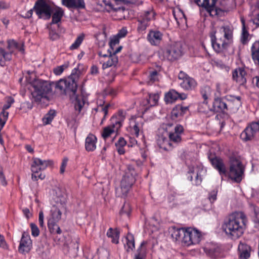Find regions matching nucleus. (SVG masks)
<instances>
[{
  "label": "nucleus",
  "instance_id": "f257e3e1",
  "mask_svg": "<svg viewBox=\"0 0 259 259\" xmlns=\"http://www.w3.org/2000/svg\"><path fill=\"white\" fill-rule=\"evenodd\" d=\"M80 72L74 68L71 75L66 79H61L56 81L55 89L61 94L69 95L74 101V107L76 110L80 111L84 105V100L81 96H77L75 93L77 90V82L78 80Z\"/></svg>",
  "mask_w": 259,
  "mask_h": 259
},
{
  "label": "nucleus",
  "instance_id": "f03ea898",
  "mask_svg": "<svg viewBox=\"0 0 259 259\" xmlns=\"http://www.w3.org/2000/svg\"><path fill=\"white\" fill-rule=\"evenodd\" d=\"M246 223L247 219L242 212H235L229 215L223 229L228 235L238 238L243 234Z\"/></svg>",
  "mask_w": 259,
  "mask_h": 259
},
{
  "label": "nucleus",
  "instance_id": "7ed1b4c3",
  "mask_svg": "<svg viewBox=\"0 0 259 259\" xmlns=\"http://www.w3.org/2000/svg\"><path fill=\"white\" fill-rule=\"evenodd\" d=\"M214 50L221 53L226 50L233 38V29L229 25H223L210 34Z\"/></svg>",
  "mask_w": 259,
  "mask_h": 259
},
{
  "label": "nucleus",
  "instance_id": "20e7f679",
  "mask_svg": "<svg viewBox=\"0 0 259 259\" xmlns=\"http://www.w3.org/2000/svg\"><path fill=\"white\" fill-rule=\"evenodd\" d=\"M56 82L54 84L56 85ZM54 82L37 79L32 83L33 90L31 95L33 101L37 103H40L42 100H48V95L52 92V85Z\"/></svg>",
  "mask_w": 259,
  "mask_h": 259
},
{
  "label": "nucleus",
  "instance_id": "39448f33",
  "mask_svg": "<svg viewBox=\"0 0 259 259\" xmlns=\"http://www.w3.org/2000/svg\"><path fill=\"white\" fill-rule=\"evenodd\" d=\"M65 209V203H57L53 205L51 209V214L48 220V226L52 233H61V230L57 223L61 218L62 212Z\"/></svg>",
  "mask_w": 259,
  "mask_h": 259
},
{
  "label": "nucleus",
  "instance_id": "423d86ee",
  "mask_svg": "<svg viewBox=\"0 0 259 259\" xmlns=\"http://www.w3.org/2000/svg\"><path fill=\"white\" fill-rule=\"evenodd\" d=\"M182 53V45L180 42H172L159 51L160 57L169 61L178 59Z\"/></svg>",
  "mask_w": 259,
  "mask_h": 259
},
{
  "label": "nucleus",
  "instance_id": "0eeeda50",
  "mask_svg": "<svg viewBox=\"0 0 259 259\" xmlns=\"http://www.w3.org/2000/svg\"><path fill=\"white\" fill-rule=\"evenodd\" d=\"M7 49L9 50L8 52H6L4 49L0 48V64L2 66L5 65V61H10L12 59V54L16 50H19L22 54L24 52L23 45H19L14 39L8 40Z\"/></svg>",
  "mask_w": 259,
  "mask_h": 259
},
{
  "label": "nucleus",
  "instance_id": "6e6552de",
  "mask_svg": "<svg viewBox=\"0 0 259 259\" xmlns=\"http://www.w3.org/2000/svg\"><path fill=\"white\" fill-rule=\"evenodd\" d=\"M53 164V161L50 160H42L38 158H34L31 164L32 179L34 181H37L38 178L43 180L45 178V175L39 172L45 170L48 166Z\"/></svg>",
  "mask_w": 259,
  "mask_h": 259
},
{
  "label": "nucleus",
  "instance_id": "1a4fd4ad",
  "mask_svg": "<svg viewBox=\"0 0 259 259\" xmlns=\"http://www.w3.org/2000/svg\"><path fill=\"white\" fill-rule=\"evenodd\" d=\"M244 167L241 162L238 159L232 158L229 170L230 178L236 182L239 183L244 175Z\"/></svg>",
  "mask_w": 259,
  "mask_h": 259
},
{
  "label": "nucleus",
  "instance_id": "9d476101",
  "mask_svg": "<svg viewBox=\"0 0 259 259\" xmlns=\"http://www.w3.org/2000/svg\"><path fill=\"white\" fill-rule=\"evenodd\" d=\"M33 9L39 18L48 20L51 18L52 9L46 0H37Z\"/></svg>",
  "mask_w": 259,
  "mask_h": 259
},
{
  "label": "nucleus",
  "instance_id": "9b49d317",
  "mask_svg": "<svg viewBox=\"0 0 259 259\" xmlns=\"http://www.w3.org/2000/svg\"><path fill=\"white\" fill-rule=\"evenodd\" d=\"M155 15V13L153 10L145 11L140 15L138 20V32L141 33L145 32L149 25L150 21L154 19Z\"/></svg>",
  "mask_w": 259,
  "mask_h": 259
},
{
  "label": "nucleus",
  "instance_id": "f8f14e48",
  "mask_svg": "<svg viewBox=\"0 0 259 259\" xmlns=\"http://www.w3.org/2000/svg\"><path fill=\"white\" fill-rule=\"evenodd\" d=\"M227 1L222 0V4L226 5ZM194 1L198 6L205 8L210 16L214 17L219 14L220 10L215 6L216 0H194Z\"/></svg>",
  "mask_w": 259,
  "mask_h": 259
},
{
  "label": "nucleus",
  "instance_id": "ddd939ff",
  "mask_svg": "<svg viewBox=\"0 0 259 259\" xmlns=\"http://www.w3.org/2000/svg\"><path fill=\"white\" fill-rule=\"evenodd\" d=\"M201 237V234L199 231L195 229L188 228L186 229L183 244L186 246L197 244L200 242Z\"/></svg>",
  "mask_w": 259,
  "mask_h": 259
},
{
  "label": "nucleus",
  "instance_id": "4468645a",
  "mask_svg": "<svg viewBox=\"0 0 259 259\" xmlns=\"http://www.w3.org/2000/svg\"><path fill=\"white\" fill-rule=\"evenodd\" d=\"M259 133V120L250 123L241 134L240 137L244 141L252 139Z\"/></svg>",
  "mask_w": 259,
  "mask_h": 259
},
{
  "label": "nucleus",
  "instance_id": "2eb2a0df",
  "mask_svg": "<svg viewBox=\"0 0 259 259\" xmlns=\"http://www.w3.org/2000/svg\"><path fill=\"white\" fill-rule=\"evenodd\" d=\"M103 2L105 4L106 11L111 13L115 19L120 20L125 18L126 11L124 7H114L110 2L106 0Z\"/></svg>",
  "mask_w": 259,
  "mask_h": 259
},
{
  "label": "nucleus",
  "instance_id": "dca6fc26",
  "mask_svg": "<svg viewBox=\"0 0 259 259\" xmlns=\"http://www.w3.org/2000/svg\"><path fill=\"white\" fill-rule=\"evenodd\" d=\"M178 78L182 81L180 82L181 87L185 90H192L197 85L196 81L182 71L179 72Z\"/></svg>",
  "mask_w": 259,
  "mask_h": 259
},
{
  "label": "nucleus",
  "instance_id": "f3484780",
  "mask_svg": "<svg viewBox=\"0 0 259 259\" xmlns=\"http://www.w3.org/2000/svg\"><path fill=\"white\" fill-rule=\"evenodd\" d=\"M31 248L32 241L28 233L24 232L20 240L18 251L20 253L25 254L30 251Z\"/></svg>",
  "mask_w": 259,
  "mask_h": 259
},
{
  "label": "nucleus",
  "instance_id": "a211bd4d",
  "mask_svg": "<svg viewBox=\"0 0 259 259\" xmlns=\"http://www.w3.org/2000/svg\"><path fill=\"white\" fill-rule=\"evenodd\" d=\"M208 159L212 165L219 171L222 178L223 176H226V168L222 159L218 158L211 154L208 155Z\"/></svg>",
  "mask_w": 259,
  "mask_h": 259
},
{
  "label": "nucleus",
  "instance_id": "6ab92c4d",
  "mask_svg": "<svg viewBox=\"0 0 259 259\" xmlns=\"http://www.w3.org/2000/svg\"><path fill=\"white\" fill-rule=\"evenodd\" d=\"M225 100L227 103L228 110H236L241 104V98L239 96L227 95L225 97Z\"/></svg>",
  "mask_w": 259,
  "mask_h": 259
},
{
  "label": "nucleus",
  "instance_id": "aec40b11",
  "mask_svg": "<svg viewBox=\"0 0 259 259\" xmlns=\"http://www.w3.org/2000/svg\"><path fill=\"white\" fill-rule=\"evenodd\" d=\"M246 72L244 68L239 67L235 69L232 72V77L234 80L239 84H244L246 82Z\"/></svg>",
  "mask_w": 259,
  "mask_h": 259
},
{
  "label": "nucleus",
  "instance_id": "412c9836",
  "mask_svg": "<svg viewBox=\"0 0 259 259\" xmlns=\"http://www.w3.org/2000/svg\"><path fill=\"white\" fill-rule=\"evenodd\" d=\"M187 97V95L184 93L180 94L175 90H171L165 94L164 99L167 103H171L178 99L185 100Z\"/></svg>",
  "mask_w": 259,
  "mask_h": 259
},
{
  "label": "nucleus",
  "instance_id": "4be33fe9",
  "mask_svg": "<svg viewBox=\"0 0 259 259\" xmlns=\"http://www.w3.org/2000/svg\"><path fill=\"white\" fill-rule=\"evenodd\" d=\"M136 175L134 167L132 165H128L127 171L125 172V174L123 177L122 180H124L125 181V185L127 186L128 185L129 187L131 188L136 181Z\"/></svg>",
  "mask_w": 259,
  "mask_h": 259
},
{
  "label": "nucleus",
  "instance_id": "5701e85b",
  "mask_svg": "<svg viewBox=\"0 0 259 259\" xmlns=\"http://www.w3.org/2000/svg\"><path fill=\"white\" fill-rule=\"evenodd\" d=\"M163 37V34L159 31L150 30L147 35L148 41L153 46L158 45Z\"/></svg>",
  "mask_w": 259,
  "mask_h": 259
},
{
  "label": "nucleus",
  "instance_id": "b1692460",
  "mask_svg": "<svg viewBox=\"0 0 259 259\" xmlns=\"http://www.w3.org/2000/svg\"><path fill=\"white\" fill-rule=\"evenodd\" d=\"M213 111L216 112L225 113L228 111L227 103L224 99L215 98L213 103Z\"/></svg>",
  "mask_w": 259,
  "mask_h": 259
},
{
  "label": "nucleus",
  "instance_id": "393cba45",
  "mask_svg": "<svg viewBox=\"0 0 259 259\" xmlns=\"http://www.w3.org/2000/svg\"><path fill=\"white\" fill-rule=\"evenodd\" d=\"M157 143L160 148L168 151L172 149L175 146L164 135H159L157 139Z\"/></svg>",
  "mask_w": 259,
  "mask_h": 259
},
{
  "label": "nucleus",
  "instance_id": "a878e982",
  "mask_svg": "<svg viewBox=\"0 0 259 259\" xmlns=\"http://www.w3.org/2000/svg\"><path fill=\"white\" fill-rule=\"evenodd\" d=\"M171 236L176 241H184V237L186 235V229L172 228L170 230Z\"/></svg>",
  "mask_w": 259,
  "mask_h": 259
},
{
  "label": "nucleus",
  "instance_id": "bb28decb",
  "mask_svg": "<svg viewBox=\"0 0 259 259\" xmlns=\"http://www.w3.org/2000/svg\"><path fill=\"white\" fill-rule=\"evenodd\" d=\"M97 139L96 137L92 134L88 135L85 141V148L88 152L93 151L96 148Z\"/></svg>",
  "mask_w": 259,
  "mask_h": 259
},
{
  "label": "nucleus",
  "instance_id": "cd10ccee",
  "mask_svg": "<svg viewBox=\"0 0 259 259\" xmlns=\"http://www.w3.org/2000/svg\"><path fill=\"white\" fill-rule=\"evenodd\" d=\"M110 55L107 58V60H102L101 63H102V68L105 69L107 68L115 66L118 63V58L115 54H112V52L109 50Z\"/></svg>",
  "mask_w": 259,
  "mask_h": 259
},
{
  "label": "nucleus",
  "instance_id": "c85d7f7f",
  "mask_svg": "<svg viewBox=\"0 0 259 259\" xmlns=\"http://www.w3.org/2000/svg\"><path fill=\"white\" fill-rule=\"evenodd\" d=\"M125 113L123 111H119L117 114L112 117L111 119V123L119 128L123 121L125 119Z\"/></svg>",
  "mask_w": 259,
  "mask_h": 259
},
{
  "label": "nucleus",
  "instance_id": "c756f323",
  "mask_svg": "<svg viewBox=\"0 0 259 259\" xmlns=\"http://www.w3.org/2000/svg\"><path fill=\"white\" fill-rule=\"evenodd\" d=\"M119 130L116 126L111 124L103 128L102 133V137L104 140L107 139L108 138L111 136V135L114 133H116Z\"/></svg>",
  "mask_w": 259,
  "mask_h": 259
},
{
  "label": "nucleus",
  "instance_id": "7c9ffc66",
  "mask_svg": "<svg viewBox=\"0 0 259 259\" xmlns=\"http://www.w3.org/2000/svg\"><path fill=\"white\" fill-rule=\"evenodd\" d=\"M251 53L254 63L259 67V40L255 41L252 45Z\"/></svg>",
  "mask_w": 259,
  "mask_h": 259
},
{
  "label": "nucleus",
  "instance_id": "2f4dec72",
  "mask_svg": "<svg viewBox=\"0 0 259 259\" xmlns=\"http://www.w3.org/2000/svg\"><path fill=\"white\" fill-rule=\"evenodd\" d=\"M250 247L246 244L240 242L238 245V251L241 259H247L250 257Z\"/></svg>",
  "mask_w": 259,
  "mask_h": 259
},
{
  "label": "nucleus",
  "instance_id": "473e14b6",
  "mask_svg": "<svg viewBox=\"0 0 259 259\" xmlns=\"http://www.w3.org/2000/svg\"><path fill=\"white\" fill-rule=\"evenodd\" d=\"M62 3L63 5L69 8L84 7L83 0H62Z\"/></svg>",
  "mask_w": 259,
  "mask_h": 259
},
{
  "label": "nucleus",
  "instance_id": "72a5a7b5",
  "mask_svg": "<svg viewBox=\"0 0 259 259\" xmlns=\"http://www.w3.org/2000/svg\"><path fill=\"white\" fill-rule=\"evenodd\" d=\"M130 190L129 186L125 185V181L121 180L120 186L116 189V194L118 197H124L127 196Z\"/></svg>",
  "mask_w": 259,
  "mask_h": 259
},
{
  "label": "nucleus",
  "instance_id": "f704fd0d",
  "mask_svg": "<svg viewBox=\"0 0 259 259\" xmlns=\"http://www.w3.org/2000/svg\"><path fill=\"white\" fill-rule=\"evenodd\" d=\"M203 171V169L198 167H193L190 169V173L192 175L190 176V180H192L193 178H195V183L196 185L200 184L202 181L201 173Z\"/></svg>",
  "mask_w": 259,
  "mask_h": 259
},
{
  "label": "nucleus",
  "instance_id": "c9c22d12",
  "mask_svg": "<svg viewBox=\"0 0 259 259\" xmlns=\"http://www.w3.org/2000/svg\"><path fill=\"white\" fill-rule=\"evenodd\" d=\"M241 21L242 23V28L240 40L242 44L245 45L248 43L250 37L248 30L245 27V20L242 18L241 19Z\"/></svg>",
  "mask_w": 259,
  "mask_h": 259
},
{
  "label": "nucleus",
  "instance_id": "e433bc0d",
  "mask_svg": "<svg viewBox=\"0 0 259 259\" xmlns=\"http://www.w3.org/2000/svg\"><path fill=\"white\" fill-rule=\"evenodd\" d=\"M119 231L117 229L113 230L110 228L107 231L106 235L108 237L112 239V242L115 244H118L119 242Z\"/></svg>",
  "mask_w": 259,
  "mask_h": 259
},
{
  "label": "nucleus",
  "instance_id": "4c0bfd02",
  "mask_svg": "<svg viewBox=\"0 0 259 259\" xmlns=\"http://www.w3.org/2000/svg\"><path fill=\"white\" fill-rule=\"evenodd\" d=\"M146 242L143 241L141 243L140 246L137 250L134 259H145L146 255Z\"/></svg>",
  "mask_w": 259,
  "mask_h": 259
},
{
  "label": "nucleus",
  "instance_id": "58836bf2",
  "mask_svg": "<svg viewBox=\"0 0 259 259\" xmlns=\"http://www.w3.org/2000/svg\"><path fill=\"white\" fill-rule=\"evenodd\" d=\"M124 247L127 251L129 252L135 248V240L132 234L128 233L125 238Z\"/></svg>",
  "mask_w": 259,
  "mask_h": 259
},
{
  "label": "nucleus",
  "instance_id": "ea45409f",
  "mask_svg": "<svg viewBox=\"0 0 259 259\" xmlns=\"http://www.w3.org/2000/svg\"><path fill=\"white\" fill-rule=\"evenodd\" d=\"M159 98L158 94H149L146 97V102L150 104L151 107L155 106L157 104Z\"/></svg>",
  "mask_w": 259,
  "mask_h": 259
},
{
  "label": "nucleus",
  "instance_id": "a19ab883",
  "mask_svg": "<svg viewBox=\"0 0 259 259\" xmlns=\"http://www.w3.org/2000/svg\"><path fill=\"white\" fill-rule=\"evenodd\" d=\"M63 15V11L61 9L58 8L53 13L52 15V20L51 25L53 24H57L60 21Z\"/></svg>",
  "mask_w": 259,
  "mask_h": 259
},
{
  "label": "nucleus",
  "instance_id": "79ce46f5",
  "mask_svg": "<svg viewBox=\"0 0 259 259\" xmlns=\"http://www.w3.org/2000/svg\"><path fill=\"white\" fill-rule=\"evenodd\" d=\"M55 115V111L54 110H50L42 119L44 125L50 124L52 121Z\"/></svg>",
  "mask_w": 259,
  "mask_h": 259
},
{
  "label": "nucleus",
  "instance_id": "37998d69",
  "mask_svg": "<svg viewBox=\"0 0 259 259\" xmlns=\"http://www.w3.org/2000/svg\"><path fill=\"white\" fill-rule=\"evenodd\" d=\"M201 95L204 99V101L203 104L205 106L207 105V99L210 96L211 94V90L208 86L204 87L201 91Z\"/></svg>",
  "mask_w": 259,
  "mask_h": 259
},
{
  "label": "nucleus",
  "instance_id": "c03bdc74",
  "mask_svg": "<svg viewBox=\"0 0 259 259\" xmlns=\"http://www.w3.org/2000/svg\"><path fill=\"white\" fill-rule=\"evenodd\" d=\"M168 135L169 141L172 143V145H174V144L177 145L181 141V136L179 135L178 134L170 132L168 133Z\"/></svg>",
  "mask_w": 259,
  "mask_h": 259
},
{
  "label": "nucleus",
  "instance_id": "a18cd8bd",
  "mask_svg": "<svg viewBox=\"0 0 259 259\" xmlns=\"http://www.w3.org/2000/svg\"><path fill=\"white\" fill-rule=\"evenodd\" d=\"M8 112H7L6 110H4V109H3L2 111L0 113V127L1 129L3 128V126L5 124L6 122L8 119Z\"/></svg>",
  "mask_w": 259,
  "mask_h": 259
},
{
  "label": "nucleus",
  "instance_id": "49530a36",
  "mask_svg": "<svg viewBox=\"0 0 259 259\" xmlns=\"http://www.w3.org/2000/svg\"><path fill=\"white\" fill-rule=\"evenodd\" d=\"M83 39V35H79L78 36L74 43H73L70 47V49L71 50H73L77 49L79 46L80 45L81 42H82Z\"/></svg>",
  "mask_w": 259,
  "mask_h": 259
},
{
  "label": "nucleus",
  "instance_id": "de8ad7c7",
  "mask_svg": "<svg viewBox=\"0 0 259 259\" xmlns=\"http://www.w3.org/2000/svg\"><path fill=\"white\" fill-rule=\"evenodd\" d=\"M133 122L134 124L132 126V132L137 137H138L139 135L140 128L141 127V123L136 122L135 120H133Z\"/></svg>",
  "mask_w": 259,
  "mask_h": 259
},
{
  "label": "nucleus",
  "instance_id": "09e8293b",
  "mask_svg": "<svg viewBox=\"0 0 259 259\" xmlns=\"http://www.w3.org/2000/svg\"><path fill=\"white\" fill-rule=\"evenodd\" d=\"M31 234L34 237H37L39 234V230L37 226L33 223L30 224Z\"/></svg>",
  "mask_w": 259,
  "mask_h": 259
},
{
  "label": "nucleus",
  "instance_id": "8fccbe9b",
  "mask_svg": "<svg viewBox=\"0 0 259 259\" xmlns=\"http://www.w3.org/2000/svg\"><path fill=\"white\" fill-rule=\"evenodd\" d=\"M14 102V99L11 97H8L6 98V103L3 106V109L6 110L8 109Z\"/></svg>",
  "mask_w": 259,
  "mask_h": 259
},
{
  "label": "nucleus",
  "instance_id": "3c124183",
  "mask_svg": "<svg viewBox=\"0 0 259 259\" xmlns=\"http://www.w3.org/2000/svg\"><path fill=\"white\" fill-rule=\"evenodd\" d=\"M49 37L51 40H55L59 38V35L55 29L51 27L49 31Z\"/></svg>",
  "mask_w": 259,
  "mask_h": 259
},
{
  "label": "nucleus",
  "instance_id": "603ef678",
  "mask_svg": "<svg viewBox=\"0 0 259 259\" xmlns=\"http://www.w3.org/2000/svg\"><path fill=\"white\" fill-rule=\"evenodd\" d=\"M67 67V66L66 65H62L59 66H58L54 69L53 72L55 74L57 75H60L64 70L65 68Z\"/></svg>",
  "mask_w": 259,
  "mask_h": 259
},
{
  "label": "nucleus",
  "instance_id": "864d4df0",
  "mask_svg": "<svg viewBox=\"0 0 259 259\" xmlns=\"http://www.w3.org/2000/svg\"><path fill=\"white\" fill-rule=\"evenodd\" d=\"M218 191L217 190H213L209 194L208 198L209 201L212 203L217 199Z\"/></svg>",
  "mask_w": 259,
  "mask_h": 259
},
{
  "label": "nucleus",
  "instance_id": "5fc2aeb1",
  "mask_svg": "<svg viewBox=\"0 0 259 259\" xmlns=\"http://www.w3.org/2000/svg\"><path fill=\"white\" fill-rule=\"evenodd\" d=\"M73 245L74 247H73V249L74 251H77L78 248V244H75L74 243H72L70 244V246H68L67 245H65L64 246V251H66L67 252H69L70 250H72V248L73 247Z\"/></svg>",
  "mask_w": 259,
  "mask_h": 259
},
{
  "label": "nucleus",
  "instance_id": "6e6d98bb",
  "mask_svg": "<svg viewBox=\"0 0 259 259\" xmlns=\"http://www.w3.org/2000/svg\"><path fill=\"white\" fill-rule=\"evenodd\" d=\"M68 161V159L67 157L63 158L62 163H61V166H60V173L61 174H62L64 172L66 167L67 165Z\"/></svg>",
  "mask_w": 259,
  "mask_h": 259
},
{
  "label": "nucleus",
  "instance_id": "4d7b16f0",
  "mask_svg": "<svg viewBox=\"0 0 259 259\" xmlns=\"http://www.w3.org/2000/svg\"><path fill=\"white\" fill-rule=\"evenodd\" d=\"M130 211V208L128 204H124L122 208L120 210V213L121 214H125L128 216Z\"/></svg>",
  "mask_w": 259,
  "mask_h": 259
},
{
  "label": "nucleus",
  "instance_id": "13d9d810",
  "mask_svg": "<svg viewBox=\"0 0 259 259\" xmlns=\"http://www.w3.org/2000/svg\"><path fill=\"white\" fill-rule=\"evenodd\" d=\"M140 106L142 107V110L144 112L146 111L151 107L150 104L146 103V98L140 102Z\"/></svg>",
  "mask_w": 259,
  "mask_h": 259
},
{
  "label": "nucleus",
  "instance_id": "bf43d9fd",
  "mask_svg": "<svg viewBox=\"0 0 259 259\" xmlns=\"http://www.w3.org/2000/svg\"><path fill=\"white\" fill-rule=\"evenodd\" d=\"M44 215L42 211H40L39 212L38 222L40 227L44 228L45 226L44 225Z\"/></svg>",
  "mask_w": 259,
  "mask_h": 259
},
{
  "label": "nucleus",
  "instance_id": "052dcab7",
  "mask_svg": "<svg viewBox=\"0 0 259 259\" xmlns=\"http://www.w3.org/2000/svg\"><path fill=\"white\" fill-rule=\"evenodd\" d=\"M0 247L3 249H8V246L5 241L4 236L0 234Z\"/></svg>",
  "mask_w": 259,
  "mask_h": 259
},
{
  "label": "nucleus",
  "instance_id": "680f3d73",
  "mask_svg": "<svg viewBox=\"0 0 259 259\" xmlns=\"http://www.w3.org/2000/svg\"><path fill=\"white\" fill-rule=\"evenodd\" d=\"M149 80L152 82H154L158 79L157 72L156 71H152L149 76Z\"/></svg>",
  "mask_w": 259,
  "mask_h": 259
},
{
  "label": "nucleus",
  "instance_id": "e2e57ef3",
  "mask_svg": "<svg viewBox=\"0 0 259 259\" xmlns=\"http://www.w3.org/2000/svg\"><path fill=\"white\" fill-rule=\"evenodd\" d=\"M119 37H118L117 36V35L116 36H115L114 38H113L110 42V47H111V49L113 50V47L118 44L119 43Z\"/></svg>",
  "mask_w": 259,
  "mask_h": 259
},
{
  "label": "nucleus",
  "instance_id": "0e129e2a",
  "mask_svg": "<svg viewBox=\"0 0 259 259\" xmlns=\"http://www.w3.org/2000/svg\"><path fill=\"white\" fill-rule=\"evenodd\" d=\"M126 144V142L123 138L120 137L115 144L116 147H124Z\"/></svg>",
  "mask_w": 259,
  "mask_h": 259
},
{
  "label": "nucleus",
  "instance_id": "69168bd1",
  "mask_svg": "<svg viewBox=\"0 0 259 259\" xmlns=\"http://www.w3.org/2000/svg\"><path fill=\"white\" fill-rule=\"evenodd\" d=\"M127 32L126 29L125 28H122L117 33V36L120 38L123 37L126 35Z\"/></svg>",
  "mask_w": 259,
  "mask_h": 259
},
{
  "label": "nucleus",
  "instance_id": "338daca9",
  "mask_svg": "<svg viewBox=\"0 0 259 259\" xmlns=\"http://www.w3.org/2000/svg\"><path fill=\"white\" fill-rule=\"evenodd\" d=\"M183 127L181 125H177L175 127V131L173 132L176 134H178L179 135L181 136V134L183 132Z\"/></svg>",
  "mask_w": 259,
  "mask_h": 259
},
{
  "label": "nucleus",
  "instance_id": "774afa93",
  "mask_svg": "<svg viewBox=\"0 0 259 259\" xmlns=\"http://www.w3.org/2000/svg\"><path fill=\"white\" fill-rule=\"evenodd\" d=\"M252 21L256 27H259V13L252 19Z\"/></svg>",
  "mask_w": 259,
  "mask_h": 259
}]
</instances>
